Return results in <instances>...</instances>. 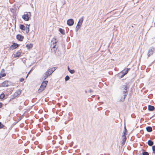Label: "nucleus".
Returning <instances> with one entry per match:
<instances>
[{
	"instance_id": "f257e3e1",
	"label": "nucleus",
	"mask_w": 155,
	"mask_h": 155,
	"mask_svg": "<svg viewBox=\"0 0 155 155\" xmlns=\"http://www.w3.org/2000/svg\"><path fill=\"white\" fill-rule=\"evenodd\" d=\"M58 42V40H57L55 37H54L52 39L51 42L50 46V49L51 53H55L57 51L58 47L57 45Z\"/></svg>"
},
{
	"instance_id": "f03ea898",
	"label": "nucleus",
	"mask_w": 155,
	"mask_h": 155,
	"mask_svg": "<svg viewBox=\"0 0 155 155\" xmlns=\"http://www.w3.org/2000/svg\"><path fill=\"white\" fill-rule=\"evenodd\" d=\"M127 87L126 85H124L122 86L121 87V89L123 91V96H122L121 98V99L120 100V101L123 102L127 96L128 93V91H127Z\"/></svg>"
},
{
	"instance_id": "7ed1b4c3",
	"label": "nucleus",
	"mask_w": 155,
	"mask_h": 155,
	"mask_svg": "<svg viewBox=\"0 0 155 155\" xmlns=\"http://www.w3.org/2000/svg\"><path fill=\"white\" fill-rule=\"evenodd\" d=\"M56 70L55 68H52L48 69L47 71L44 73L42 79L45 80L50 75Z\"/></svg>"
},
{
	"instance_id": "20e7f679",
	"label": "nucleus",
	"mask_w": 155,
	"mask_h": 155,
	"mask_svg": "<svg viewBox=\"0 0 155 155\" xmlns=\"http://www.w3.org/2000/svg\"><path fill=\"white\" fill-rule=\"evenodd\" d=\"M48 83V81H44L42 82L40 88L38 90V93L41 92L45 89Z\"/></svg>"
},
{
	"instance_id": "39448f33",
	"label": "nucleus",
	"mask_w": 155,
	"mask_h": 155,
	"mask_svg": "<svg viewBox=\"0 0 155 155\" xmlns=\"http://www.w3.org/2000/svg\"><path fill=\"white\" fill-rule=\"evenodd\" d=\"M31 16V13L30 12H26V14H24L22 16V18L25 21H28Z\"/></svg>"
},
{
	"instance_id": "423d86ee",
	"label": "nucleus",
	"mask_w": 155,
	"mask_h": 155,
	"mask_svg": "<svg viewBox=\"0 0 155 155\" xmlns=\"http://www.w3.org/2000/svg\"><path fill=\"white\" fill-rule=\"evenodd\" d=\"M84 20L83 17H82L79 20L77 24L76 27V31H77L80 28H81L82 24Z\"/></svg>"
},
{
	"instance_id": "0eeeda50",
	"label": "nucleus",
	"mask_w": 155,
	"mask_h": 155,
	"mask_svg": "<svg viewBox=\"0 0 155 155\" xmlns=\"http://www.w3.org/2000/svg\"><path fill=\"white\" fill-rule=\"evenodd\" d=\"M155 50V48L153 47H150L147 53L148 57H149L150 55H152Z\"/></svg>"
},
{
	"instance_id": "6e6552de",
	"label": "nucleus",
	"mask_w": 155,
	"mask_h": 155,
	"mask_svg": "<svg viewBox=\"0 0 155 155\" xmlns=\"http://www.w3.org/2000/svg\"><path fill=\"white\" fill-rule=\"evenodd\" d=\"M11 85V83L8 81H5L2 84V86L5 87H8Z\"/></svg>"
},
{
	"instance_id": "1a4fd4ad",
	"label": "nucleus",
	"mask_w": 155,
	"mask_h": 155,
	"mask_svg": "<svg viewBox=\"0 0 155 155\" xmlns=\"http://www.w3.org/2000/svg\"><path fill=\"white\" fill-rule=\"evenodd\" d=\"M19 45L17 43H14L13 44L11 45L10 47L11 50H13L14 49H16L18 47Z\"/></svg>"
},
{
	"instance_id": "9d476101",
	"label": "nucleus",
	"mask_w": 155,
	"mask_h": 155,
	"mask_svg": "<svg viewBox=\"0 0 155 155\" xmlns=\"http://www.w3.org/2000/svg\"><path fill=\"white\" fill-rule=\"evenodd\" d=\"M67 24L69 26H72L74 24V21L72 19H70L67 20Z\"/></svg>"
},
{
	"instance_id": "9b49d317",
	"label": "nucleus",
	"mask_w": 155,
	"mask_h": 155,
	"mask_svg": "<svg viewBox=\"0 0 155 155\" xmlns=\"http://www.w3.org/2000/svg\"><path fill=\"white\" fill-rule=\"evenodd\" d=\"M24 38V37L23 36L18 34L16 36V38L19 41H23V39Z\"/></svg>"
},
{
	"instance_id": "f8f14e48",
	"label": "nucleus",
	"mask_w": 155,
	"mask_h": 155,
	"mask_svg": "<svg viewBox=\"0 0 155 155\" xmlns=\"http://www.w3.org/2000/svg\"><path fill=\"white\" fill-rule=\"evenodd\" d=\"M121 144L123 145H124L127 140L126 136H122Z\"/></svg>"
},
{
	"instance_id": "ddd939ff",
	"label": "nucleus",
	"mask_w": 155,
	"mask_h": 155,
	"mask_svg": "<svg viewBox=\"0 0 155 155\" xmlns=\"http://www.w3.org/2000/svg\"><path fill=\"white\" fill-rule=\"evenodd\" d=\"M130 69V68H129V69L127 68V69H124V70H123L122 71L120 72V73L119 74V75H120V74H124V75H125V74H127L128 73V71Z\"/></svg>"
},
{
	"instance_id": "4468645a",
	"label": "nucleus",
	"mask_w": 155,
	"mask_h": 155,
	"mask_svg": "<svg viewBox=\"0 0 155 155\" xmlns=\"http://www.w3.org/2000/svg\"><path fill=\"white\" fill-rule=\"evenodd\" d=\"M21 54V52L18 51L15 54H14V58H17L19 57Z\"/></svg>"
},
{
	"instance_id": "2eb2a0df",
	"label": "nucleus",
	"mask_w": 155,
	"mask_h": 155,
	"mask_svg": "<svg viewBox=\"0 0 155 155\" xmlns=\"http://www.w3.org/2000/svg\"><path fill=\"white\" fill-rule=\"evenodd\" d=\"M53 53H54L56 55L58 56H60L61 54V52L58 49H57V51H56V52Z\"/></svg>"
},
{
	"instance_id": "dca6fc26",
	"label": "nucleus",
	"mask_w": 155,
	"mask_h": 155,
	"mask_svg": "<svg viewBox=\"0 0 155 155\" xmlns=\"http://www.w3.org/2000/svg\"><path fill=\"white\" fill-rule=\"evenodd\" d=\"M21 90H18V91H16L15 93L14 94V96L15 97H17L18 96L21 94Z\"/></svg>"
},
{
	"instance_id": "f3484780",
	"label": "nucleus",
	"mask_w": 155,
	"mask_h": 155,
	"mask_svg": "<svg viewBox=\"0 0 155 155\" xmlns=\"http://www.w3.org/2000/svg\"><path fill=\"white\" fill-rule=\"evenodd\" d=\"M33 46V44L31 43L29 44H27L26 45V47L28 49H29L32 48Z\"/></svg>"
},
{
	"instance_id": "a211bd4d",
	"label": "nucleus",
	"mask_w": 155,
	"mask_h": 155,
	"mask_svg": "<svg viewBox=\"0 0 155 155\" xmlns=\"http://www.w3.org/2000/svg\"><path fill=\"white\" fill-rule=\"evenodd\" d=\"M148 110L149 111H153L155 109V107L153 106L149 105L148 107Z\"/></svg>"
},
{
	"instance_id": "6ab92c4d",
	"label": "nucleus",
	"mask_w": 155,
	"mask_h": 155,
	"mask_svg": "<svg viewBox=\"0 0 155 155\" xmlns=\"http://www.w3.org/2000/svg\"><path fill=\"white\" fill-rule=\"evenodd\" d=\"M147 144L149 146H151L153 145V142L151 140H150L148 141Z\"/></svg>"
},
{
	"instance_id": "aec40b11",
	"label": "nucleus",
	"mask_w": 155,
	"mask_h": 155,
	"mask_svg": "<svg viewBox=\"0 0 155 155\" xmlns=\"http://www.w3.org/2000/svg\"><path fill=\"white\" fill-rule=\"evenodd\" d=\"M146 130L147 132H151L152 131V128L151 127H148L146 128Z\"/></svg>"
},
{
	"instance_id": "412c9836",
	"label": "nucleus",
	"mask_w": 155,
	"mask_h": 155,
	"mask_svg": "<svg viewBox=\"0 0 155 155\" xmlns=\"http://www.w3.org/2000/svg\"><path fill=\"white\" fill-rule=\"evenodd\" d=\"M20 28L21 29L24 31L25 30L26 28L25 26L23 25H21L20 26Z\"/></svg>"
},
{
	"instance_id": "4be33fe9",
	"label": "nucleus",
	"mask_w": 155,
	"mask_h": 155,
	"mask_svg": "<svg viewBox=\"0 0 155 155\" xmlns=\"http://www.w3.org/2000/svg\"><path fill=\"white\" fill-rule=\"evenodd\" d=\"M59 31L62 35H64L65 34V31L64 30L61 28H60L59 29Z\"/></svg>"
},
{
	"instance_id": "5701e85b",
	"label": "nucleus",
	"mask_w": 155,
	"mask_h": 155,
	"mask_svg": "<svg viewBox=\"0 0 155 155\" xmlns=\"http://www.w3.org/2000/svg\"><path fill=\"white\" fill-rule=\"evenodd\" d=\"M6 74L4 72H0V78H1L2 77H5L6 76Z\"/></svg>"
},
{
	"instance_id": "b1692460",
	"label": "nucleus",
	"mask_w": 155,
	"mask_h": 155,
	"mask_svg": "<svg viewBox=\"0 0 155 155\" xmlns=\"http://www.w3.org/2000/svg\"><path fill=\"white\" fill-rule=\"evenodd\" d=\"M29 26H30L29 25H26V32L27 33H28L29 32Z\"/></svg>"
},
{
	"instance_id": "393cba45",
	"label": "nucleus",
	"mask_w": 155,
	"mask_h": 155,
	"mask_svg": "<svg viewBox=\"0 0 155 155\" xmlns=\"http://www.w3.org/2000/svg\"><path fill=\"white\" fill-rule=\"evenodd\" d=\"M4 128V129L5 128V127L0 122V129H1L2 128Z\"/></svg>"
},
{
	"instance_id": "a878e982",
	"label": "nucleus",
	"mask_w": 155,
	"mask_h": 155,
	"mask_svg": "<svg viewBox=\"0 0 155 155\" xmlns=\"http://www.w3.org/2000/svg\"><path fill=\"white\" fill-rule=\"evenodd\" d=\"M5 97V94H2L0 95V99H3Z\"/></svg>"
},
{
	"instance_id": "bb28decb",
	"label": "nucleus",
	"mask_w": 155,
	"mask_h": 155,
	"mask_svg": "<svg viewBox=\"0 0 155 155\" xmlns=\"http://www.w3.org/2000/svg\"><path fill=\"white\" fill-rule=\"evenodd\" d=\"M70 79V77L68 75L66 76L65 78V81H67L68 80Z\"/></svg>"
},
{
	"instance_id": "cd10ccee",
	"label": "nucleus",
	"mask_w": 155,
	"mask_h": 155,
	"mask_svg": "<svg viewBox=\"0 0 155 155\" xmlns=\"http://www.w3.org/2000/svg\"><path fill=\"white\" fill-rule=\"evenodd\" d=\"M69 72L71 74H74L75 73V71L74 70H70Z\"/></svg>"
},
{
	"instance_id": "c85d7f7f",
	"label": "nucleus",
	"mask_w": 155,
	"mask_h": 155,
	"mask_svg": "<svg viewBox=\"0 0 155 155\" xmlns=\"http://www.w3.org/2000/svg\"><path fill=\"white\" fill-rule=\"evenodd\" d=\"M152 149L153 151V153L155 154V146H152Z\"/></svg>"
},
{
	"instance_id": "c756f323",
	"label": "nucleus",
	"mask_w": 155,
	"mask_h": 155,
	"mask_svg": "<svg viewBox=\"0 0 155 155\" xmlns=\"http://www.w3.org/2000/svg\"><path fill=\"white\" fill-rule=\"evenodd\" d=\"M143 155H149V153L148 152L145 151L143 152L142 153Z\"/></svg>"
},
{
	"instance_id": "7c9ffc66",
	"label": "nucleus",
	"mask_w": 155,
	"mask_h": 155,
	"mask_svg": "<svg viewBox=\"0 0 155 155\" xmlns=\"http://www.w3.org/2000/svg\"><path fill=\"white\" fill-rule=\"evenodd\" d=\"M10 11L12 13H14L15 12V10L12 8L10 9Z\"/></svg>"
},
{
	"instance_id": "2f4dec72",
	"label": "nucleus",
	"mask_w": 155,
	"mask_h": 155,
	"mask_svg": "<svg viewBox=\"0 0 155 155\" xmlns=\"http://www.w3.org/2000/svg\"><path fill=\"white\" fill-rule=\"evenodd\" d=\"M122 74L120 76V75H118L119 76L120 78H122L125 75L124 74Z\"/></svg>"
},
{
	"instance_id": "473e14b6",
	"label": "nucleus",
	"mask_w": 155,
	"mask_h": 155,
	"mask_svg": "<svg viewBox=\"0 0 155 155\" xmlns=\"http://www.w3.org/2000/svg\"><path fill=\"white\" fill-rule=\"evenodd\" d=\"M127 132H123V134H122V136H126V133Z\"/></svg>"
},
{
	"instance_id": "72a5a7b5",
	"label": "nucleus",
	"mask_w": 155,
	"mask_h": 155,
	"mask_svg": "<svg viewBox=\"0 0 155 155\" xmlns=\"http://www.w3.org/2000/svg\"><path fill=\"white\" fill-rule=\"evenodd\" d=\"M24 78H21L20 79V82H22L23 81H24Z\"/></svg>"
},
{
	"instance_id": "f704fd0d",
	"label": "nucleus",
	"mask_w": 155,
	"mask_h": 155,
	"mask_svg": "<svg viewBox=\"0 0 155 155\" xmlns=\"http://www.w3.org/2000/svg\"><path fill=\"white\" fill-rule=\"evenodd\" d=\"M124 132H127V130L125 126H124Z\"/></svg>"
},
{
	"instance_id": "c9c22d12",
	"label": "nucleus",
	"mask_w": 155,
	"mask_h": 155,
	"mask_svg": "<svg viewBox=\"0 0 155 155\" xmlns=\"http://www.w3.org/2000/svg\"><path fill=\"white\" fill-rule=\"evenodd\" d=\"M2 106V103H0V108H1Z\"/></svg>"
},
{
	"instance_id": "e433bc0d",
	"label": "nucleus",
	"mask_w": 155,
	"mask_h": 155,
	"mask_svg": "<svg viewBox=\"0 0 155 155\" xmlns=\"http://www.w3.org/2000/svg\"><path fill=\"white\" fill-rule=\"evenodd\" d=\"M31 70L27 74V76H26V78L28 76V75H29V74L30 72H31Z\"/></svg>"
},
{
	"instance_id": "4c0bfd02",
	"label": "nucleus",
	"mask_w": 155,
	"mask_h": 155,
	"mask_svg": "<svg viewBox=\"0 0 155 155\" xmlns=\"http://www.w3.org/2000/svg\"><path fill=\"white\" fill-rule=\"evenodd\" d=\"M89 92H90V93H91L92 92H93V91L91 89H90L89 91Z\"/></svg>"
},
{
	"instance_id": "58836bf2",
	"label": "nucleus",
	"mask_w": 155,
	"mask_h": 155,
	"mask_svg": "<svg viewBox=\"0 0 155 155\" xmlns=\"http://www.w3.org/2000/svg\"><path fill=\"white\" fill-rule=\"evenodd\" d=\"M5 71V70L4 69H2V71H1V72H4Z\"/></svg>"
},
{
	"instance_id": "ea45409f",
	"label": "nucleus",
	"mask_w": 155,
	"mask_h": 155,
	"mask_svg": "<svg viewBox=\"0 0 155 155\" xmlns=\"http://www.w3.org/2000/svg\"><path fill=\"white\" fill-rule=\"evenodd\" d=\"M68 70L69 71L71 70V69H70V68L69 66H68Z\"/></svg>"
}]
</instances>
